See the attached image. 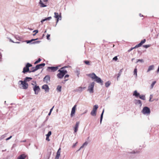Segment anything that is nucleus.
Segmentation results:
<instances>
[{"mask_svg": "<svg viewBox=\"0 0 159 159\" xmlns=\"http://www.w3.org/2000/svg\"><path fill=\"white\" fill-rule=\"evenodd\" d=\"M87 75L93 80H95V81L97 83L100 84L101 85H102L103 81L101 79L97 76L94 73H92V74H89Z\"/></svg>", "mask_w": 159, "mask_h": 159, "instance_id": "obj_1", "label": "nucleus"}, {"mask_svg": "<svg viewBox=\"0 0 159 159\" xmlns=\"http://www.w3.org/2000/svg\"><path fill=\"white\" fill-rule=\"evenodd\" d=\"M66 67V66H65L58 70V71L59 73L57 74L58 78L60 79L62 78L64 75L67 73V71L65 70V68Z\"/></svg>", "mask_w": 159, "mask_h": 159, "instance_id": "obj_2", "label": "nucleus"}, {"mask_svg": "<svg viewBox=\"0 0 159 159\" xmlns=\"http://www.w3.org/2000/svg\"><path fill=\"white\" fill-rule=\"evenodd\" d=\"M45 63H43L37 65L35 67H33L32 69V70L29 71V72H34L42 68L45 66Z\"/></svg>", "mask_w": 159, "mask_h": 159, "instance_id": "obj_3", "label": "nucleus"}, {"mask_svg": "<svg viewBox=\"0 0 159 159\" xmlns=\"http://www.w3.org/2000/svg\"><path fill=\"white\" fill-rule=\"evenodd\" d=\"M21 83V85H22V87L24 89H27L28 87V84L25 81L20 80L18 82V84Z\"/></svg>", "mask_w": 159, "mask_h": 159, "instance_id": "obj_4", "label": "nucleus"}, {"mask_svg": "<svg viewBox=\"0 0 159 159\" xmlns=\"http://www.w3.org/2000/svg\"><path fill=\"white\" fill-rule=\"evenodd\" d=\"M94 84V82H93L89 85L88 87V91L91 93H93V90Z\"/></svg>", "mask_w": 159, "mask_h": 159, "instance_id": "obj_5", "label": "nucleus"}, {"mask_svg": "<svg viewBox=\"0 0 159 159\" xmlns=\"http://www.w3.org/2000/svg\"><path fill=\"white\" fill-rule=\"evenodd\" d=\"M32 66V65L31 64L29 63H27L25 67L23 68L22 72L24 73H25L26 72H29V71H30L29 70V67H31Z\"/></svg>", "mask_w": 159, "mask_h": 159, "instance_id": "obj_6", "label": "nucleus"}, {"mask_svg": "<svg viewBox=\"0 0 159 159\" xmlns=\"http://www.w3.org/2000/svg\"><path fill=\"white\" fill-rule=\"evenodd\" d=\"M33 89L34 91V93L36 94H38L40 90V89L39 86H37L36 85H35L33 87Z\"/></svg>", "mask_w": 159, "mask_h": 159, "instance_id": "obj_7", "label": "nucleus"}, {"mask_svg": "<svg viewBox=\"0 0 159 159\" xmlns=\"http://www.w3.org/2000/svg\"><path fill=\"white\" fill-rule=\"evenodd\" d=\"M142 112L144 114H149L150 112V109L148 107H144L142 110Z\"/></svg>", "mask_w": 159, "mask_h": 159, "instance_id": "obj_8", "label": "nucleus"}, {"mask_svg": "<svg viewBox=\"0 0 159 159\" xmlns=\"http://www.w3.org/2000/svg\"><path fill=\"white\" fill-rule=\"evenodd\" d=\"M76 106L77 105H75L72 109L70 114V116L71 117H72L75 114Z\"/></svg>", "mask_w": 159, "mask_h": 159, "instance_id": "obj_9", "label": "nucleus"}, {"mask_svg": "<svg viewBox=\"0 0 159 159\" xmlns=\"http://www.w3.org/2000/svg\"><path fill=\"white\" fill-rule=\"evenodd\" d=\"M134 103L137 105H138L139 107L142 106L141 101L139 100L135 99L134 100Z\"/></svg>", "mask_w": 159, "mask_h": 159, "instance_id": "obj_10", "label": "nucleus"}, {"mask_svg": "<svg viewBox=\"0 0 159 159\" xmlns=\"http://www.w3.org/2000/svg\"><path fill=\"white\" fill-rule=\"evenodd\" d=\"M50 77L49 75H46L43 78V81L44 82L46 83H48V82H50Z\"/></svg>", "mask_w": 159, "mask_h": 159, "instance_id": "obj_11", "label": "nucleus"}, {"mask_svg": "<svg viewBox=\"0 0 159 159\" xmlns=\"http://www.w3.org/2000/svg\"><path fill=\"white\" fill-rule=\"evenodd\" d=\"M85 88V87H80L75 89L74 90V91L75 92H79V93H81Z\"/></svg>", "mask_w": 159, "mask_h": 159, "instance_id": "obj_12", "label": "nucleus"}, {"mask_svg": "<svg viewBox=\"0 0 159 159\" xmlns=\"http://www.w3.org/2000/svg\"><path fill=\"white\" fill-rule=\"evenodd\" d=\"M58 69V67L57 66H52V67H48L47 70H51L52 71H55L57 70Z\"/></svg>", "mask_w": 159, "mask_h": 159, "instance_id": "obj_13", "label": "nucleus"}, {"mask_svg": "<svg viewBox=\"0 0 159 159\" xmlns=\"http://www.w3.org/2000/svg\"><path fill=\"white\" fill-rule=\"evenodd\" d=\"M79 124V122H76L74 128V133H76L77 131Z\"/></svg>", "mask_w": 159, "mask_h": 159, "instance_id": "obj_14", "label": "nucleus"}, {"mask_svg": "<svg viewBox=\"0 0 159 159\" xmlns=\"http://www.w3.org/2000/svg\"><path fill=\"white\" fill-rule=\"evenodd\" d=\"M54 17L57 19V20H61V15H59L58 13L57 12L54 13Z\"/></svg>", "mask_w": 159, "mask_h": 159, "instance_id": "obj_15", "label": "nucleus"}, {"mask_svg": "<svg viewBox=\"0 0 159 159\" xmlns=\"http://www.w3.org/2000/svg\"><path fill=\"white\" fill-rule=\"evenodd\" d=\"M155 66L153 65H151L150 66L148 67V69L147 71V73H148L151 71L153 70L154 69Z\"/></svg>", "mask_w": 159, "mask_h": 159, "instance_id": "obj_16", "label": "nucleus"}, {"mask_svg": "<svg viewBox=\"0 0 159 159\" xmlns=\"http://www.w3.org/2000/svg\"><path fill=\"white\" fill-rule=\"evenodd\" d=\"M42 89L45 90V92H49V88L48 86L46 84L43 85L42 87Z\"/></svg>", "mask_w": 159, "mask_h": 159, "instance_id": "obj_17", "label": "nucleus"}, {"mask_svg": "<svg viewBox=\"0 0 159 159\" xmlns=\"http://www.w3.org/2000/svg\"><path fill=\"white\" fill-rule=\"evenodd\" d=\"M133 96H135L136 98H138L140 96V94L138 93L136 90H135L133 93Z\"/></svg>", "mask_w": 159, "mask_h": 159, "instance_id": "obj_18", "label": "nucleus"}, {"mask_svg": "<svg viewBox=\"0 0 159 159\" xmlns=\"http://www.w3.org/2000/svg\"><path fill=\"white\" fill-rule=\"evenodd\" d=\"M26 156L25 154H22L19 156L17 159H25Z\"/></svg>", "mask_w": 159, "mask_h": 159, "instance_id": "obj_19", "label": "nucleus"}, {"mask_svg": "<svg viewBox=\"0 0 159 159\" xmlns=\"http://www.w3.org/2000/svg\"><path fill=\"white\" fill-rule=\"evenodd\" d=\"M98 107V105H95L94 106L92 110L93 111H94L96 112L97 111V110Z\"/></svg>", "mask_w": 159, "mask_h": 159, "instance_id": "obj_20", "label": "nucleus"}, {"mask_svg": "<svg viewBox=\"0 0 159 159\" xmlns=\"http://www.w3.org/2000/svg\"><path fill=\"white\" fill-rule=\"evenodd\" d=\"M139 97L140 99L143 100H145L146 99L145 95H140Z\"/></svg>", "mask_w": 159, "mask_h": 159, "instance_id": "obj_21", "label": "nucleus"}, {"mask_svg": "<svg viewBox=\"0 0 159 159\" xmlns=\"http://www.w3.org/2000/svg\"><path fill=\"white\" fill-rule=\"evenodd\" d=\"M88 144V142L86 141L81 146V148H83L84 147H86Z\"/></svg>", "mask_w": 159, "mask_h": 159, "instance_id": "obj_22", "label": "nucleus"}, {"mask_svg": "<svg viewBox=\"0 0 159 159\" xmlns=\"http://www.w3.org/2000/svg\"><path fill=\"white\" fill-rule=\"evenodd\" d=\"M104 109L102 111V112L101 114V117H100V124H101V123H102V118H103V113H104Z\"/></svg>", "mask_w": 159, "mask_h": 159, "instance_id": "obj_23", "label": "nucleus"}, {"mask_svg": "<svg viewBox=\"0 0 159 159\" xmlns=\"http://www.w3.org/2000/svg\"><path fill=\"white\" fill-rule=\"evenodd\" d=\"M39 3L41 5V7H45L47 6L46 5H45L40 0Z\"/></svg>", "mask_w": 159, "mask_h": 159, "instance_id": "obj_24", "label": "nucleus"}, {"mask_svg": "<svg viewBox=\"0 0 159 159\" xmlns=\"http://www.w3.org/2000/svg\"><path fill=\"white\" fill-rule=\"evenodd\" d=\"M32 79V78L29 77H26L24 80L26 82L29 81Z\"/></svg>", "mask_w": 159, "mask_h": 159, "instance_id": "obj_25", "label": "nucleus"}, {"mask_svg": "<svg viewBox=\"0 0 159 159\" xmlns=\"http://www.w3.org/2000/svg\"><path fill=\"white\" fill-rule=\"evenodd\" d=\"M60 156V153L59 152H57V154L55 157V159H59V157Z\"/></svg>", "mask_w": 159, "mask_h": 159, "instance_id": "obj_26", "label": "nucleus"}, {"mask_svg": "<svg viewBox=\"0 0 159 159\" xmlns=\"http://www.w3.org/2000/svg\"><path fill=\"white\" fill-rule=\"evenodd\" d=\"M75 74L77 75L78 77H79V75L80 74V70L79 69H77L75 71Z\"/></svg>", "mask_w": 159, "mask_h": 159, "instance_id": "obj_27", "label": "nucleus"}, {"mask_svg": "<svg viewBox=\"0 0 159 159\" xmlns=\"http://www.w3.org/2000/svg\"><path fill=\"white\" fill-rule=\"evenodd\" d=\"M90 114L93 116H95L96 115V112L92 110L90 113Z\"/></svg>", "mask_w": 159, "mask_h": 159, "instance_id": "obj_28", "label": "nucleus"}, {"mask_svg": "<svg viewBox=\"0 0 159 159\" xmlns=\"http://www.w3.org/2000/svg\"><path fill=\"white\" fill-rule=\"evenodd\" d=\"M61 87L60 85H58L57 88V90L59 92L61 91Z\"/></svg>", "mask_w": 159, "mask_h": 159, "instance_id": "obj_29", "label": "nucleus"}, {"mask_svg": "<svg viewBox=\"0 0 159 159\" xmlns=\"http://www.w3.org/2000/svg\"><path fill=\"white\" fill-rule=\"evenodd\" d=\"M111 83L110 81H108L105 83V86L106 87H108L110 85Z\"/></svg>", "mask_w": 159, "mask_h": 159, "instance_id": "obj_30", "label": "nucleus"}, {"mask_svg": "<svg viewBox=\"0 0 159 159\" xmlns=\"http://www.w3.org/2000/svg\"><path fill=\"white\" fill-rule=\"evenodd\" d=\"M37 39H32L31 40H27L26 41V42L27 43H30L31 42H32L34 41L35 40Z\"/></svg>", "mask_w": 159, "mask_h": 159, "instance_id": "obj_31", "label": "nucleus"}, {"mask_svg": "<svg viewBox=\"0 0 159 159\" xmlns=\"http://www.w3.org/2000/svg\"><path fill=\"white\" fill-rule=\"evenodd\" d=\"M123 70V69H121L119 72V73L118 74V77H117V80H118V77L120 75H121V73L122 72V70Z\"/></svg>", "mask_w": 159, "mask_h": 159, "instance_id": "obj_32", "label": "nucleus"}, {"mask_svg": "<svg viewBox=\"0 0 159 159\" xmlns=\"http://www.w3.org/2000/svg\"><path fill=\"white\" fill-rule=\"evenodd\" d=\"M156 81H154L152 83V84L151 85V86H150L151 89H152L153 88L154 85L156 84Z\"/></svg>", "mask_w": 159, "mask_h": 159, "instance_id": "obj_33", "label": "nucleus"}, {"mask_svg": "<svg viewBox=\"0 0 159 159\" xmlns=\"http://www.w3.org/2000/svg\"><path fill=\"white\" fill-rule=\"evenodd\" d=\"M41 59L40 58H39L37 61H35V62L34 63V64H36L40 62L41 61Z\"/></svg>", "mask_w": 159, "mask_h": 159, "instance_id": "obj_34", "label": "nucleus"}, {"mask_svg": "<svg viewBox=\"0 0 159 159\" xmlns=\"http://www.w3.org/2000/svg\"><path fill=\"white\" fill-rule=\"evenodd\" d=\"M134 75H135L136 76H137V69L136 68H135L134 69Z\"/></svg>", "mask_w": 159, "mask_h": 159, "instance_id": "obj_35", "label": "nucleus"}, {"mask_svg": "<svg viewBox=\"0 0 159 159\" xmlns=\"http://www.w3.org/2000/svg\"><path fill=\"white\" fill-rule=\"evenodd\" d=\"M52 132L51 131H49L48 133V134L46 135V137H49L51 135Z\"/></svg>", "mask_w": 159, "mask_h": 159, "instance_id": "obj_36", "label": "nucleus"}, {"mask_svg": "<svg viewBox=\"0 0 159 159\" xmlns=\"http://www.w3.org/2000/svg\"><path fill=\"white\" fill-rule=\"evenodd\" d=\"M142 45L140 43L139 44H138L136 45L135 46L134 48H136L139 47H140Z\"/></svg>", "mask_w": 159, "mask_h": 159, "instance_id": "obj_37", "label": "nucleus"}, {"mask_svg": "<svg viewBox=\"0 0 159 159\" xmlns=\"http://www.w3.org/2000/svg\"><path fill=\"white\" fill-rule=\"evenodd\" d=\"M52 19V17L50 16L47 18H46L45 19H42V20H49Z\"/></svg>", "mask_w": 159, "mask_h": 159, "instance_id": "obj_38", "label": "nucleus"}, {"mask_svg": "<svg viewBox=\"0 0 159 159\" xmlns=\"http://www.w3.org/2000/svg\"><path fill=\"white\" fill-rule=\"evenodd\" d=\"M145 42H146V39H144L143 40H142L141 41L140 43L142 45Z\"/></svg>", "mask_w": 159, "mask_h": 159, "instance_id": "obj_39", "label": "nucleus"}, {"mask_svg": "<svg viewBox=\"0 0 159 159\" xmlns=\"http://www.w3.org/2000/svg\"><path fill=\"white\" fill-rule=\"evenodd\" d=\"M139 61L141 62H143L144 61L143 59H138L137 60L136 63H138Z\"/></svg>", "mask_w": 159, "mask_h": 159, "instance_id": "obj_40", "label": "nucleus"}, {"mask_svg": "<svg viewBox=\"0 0 159 159\" xmlns=\"http://www.w3.org/2000/svg\"><path fill=\"white\" fill-rule=\"evenodd\" d=\"M6 137V136L5 135H5H2V136L1 137H0V139L1 140V139H4V138H5Z\"/></svg>", "mask_w": 159, "mask_h": 159, "instance_id": "obj_41", "label": "nucleus"}, {"mask_svg": "<svg viewBox=\"0 0 159 159\" xmlns=\"http://www.w3.org/2000/svg\"><path fill=\"white\" fill-rule=\"evenodd\" d=\"M150 46V45H143V47H144L145 48H147L149 47Z\"/></svg>", "mask_w": 159, "mask_h": 159, "instance_id": "obj_42", "label": "nucleus"}, {"mask_svg": "<svg viewBox=\"0 0 159 159\" xmlns=\"http://www.w3.org/2000/svg\"><path fill=\"white\" fill-rule=\"evenodd\" d=\"M153 96L152 94H151L150 96V98L149 100V101L150 102H152V101L151 100V99L152 98Z\"/></svg>", "mask_w": 159, "mask_h": 159, "instance_id": "obj_43", "label": "nucleus"}, {"mask_svg": "<svg viewBox=\"0 0 159 159\" xmlns=\"http://www.w3.org/2000/svg\"><path fill=\"white\" fill-rule=\"evenodd\" d=\"M84 63L87 65H90L89 62V61H85Z\"/></svg>", "mask_w": 159, "mask_h": 159, "instance_id": "obj_44", "label": "nucleus"}, {"mask_svg": "<svg viewBox=\"0 0 159 159\" xmlns=\"http://www.w3.org/2000/svg\"><path fill=\"white\" fill-rule=\"evenodd\" d=\"M117 59H117V57L115 56L113 58V60L116 61H117Z\"/></svg>", "mask_w": 159, "mask_h": 159, "instance_id": "obj_45", "label": "nucleus"}, {"mask_svg": "<svg viewBox=\"0 0 159 159\" xmlns=\"http://www.w3.org/2000/svg\"><path fill=\"white\" fill-rule=\"evenodd\" d=\"M12 136H11L10 137H9L8 138H7L6 139V141H7V140H9L11 138H12Z\"/></svg>", "mask_w": 159, "mask_h": 159, "instance_id": "obj_46", "label": "nucleus"}, {"mask_svg": "<svg viewBox=\"0 0 159 159\" xmlns=\"http://www.w3.org/2000/svg\"><path fill=\"white\" fill-rule=\"evenodd\" d=\"M78 143V142H76L74 144L73 146H72V147L73 148H74L75 147V146H76L77 144V143Z\"/></svg>", "mask_w": 159, "mask_h": 159, "instance_id": "obj_47", "label": "nucleus"}, {"mask_svg": "<svg viewBox=\"0 0 159 159\" xmlns=\"http://www.w3.org/2000/svg\"><path fill=\"white\" fill-rule=\"evenodd\" d=\"M50 36V35L48 34L47 36V39H49V38Z\"/></svg>", "mask_w": 159, "mask_h": 159, "instance_id": "obj_48", "label": "nucleus"}, {"mask_svg": "<svg viewBox=\"0 0 159 159\" xmlns=\"http://www.w3.org/2000/svg\"><path fill=\"white\" fill-rule=\"evenodd\" d=\"M31 84L33 85H34V86L35 85H36V82H34L33 83H32Z\"/></svg>", "mask_w": 159, "mask_h": 159, "instance_id": "obj_49", "label": "nucleus"}, {"mask_svg": "<svg viewBox=\"0 0 159 159\" xmlns=\"http://www.w3.org/2000/svg\"><path fill=\"white\" fill-rule=\"evenodd\" d=\"M33 32H35V33L37 34L38 32V30H34L33 31Z\"/></svg>", "mask_w": 159, "mask_h": 159, "instance_id": "obj_50", "label": "nucleus"}, {"mask_svg": "<svg viewBox=\"0 0 159 159\" xmlns=\"http://www.w3.org/2000/svg\"><path fill=\"white\" fill-rule=\"evenodd\" d=\"M69 75H65L64 78H65V79H66V78L68 77H69Z\"/></svg>", "mask_w": 159, "mask_h": 159, "instance_id": "obj_51", "label": "nucleus"}, {"mask_svg": "<svg viewBox=\"0 0 159 159\" xmlns=\"http://www.w3.org/2000/svg\"><path fill=\"white\" fill-rule=\"evenodd\" d=\"M46 140L48 141H49L50 139H49V137H46Z\"/></svg>", "mask_w": 159, "mask_h": 159, "instance_id": "obj_52", "label": "nucleus"}, {"mask_svg": "<svg viewBox=\"0 0 159 159\" xmlns=\"http://www.w3.org/2000/svg\"><path fill=\"white\" fill-rule=\"evenodd\" d=\"M54 107V106H53L52 108H51L50 110V112H52V111L53 110V109Z\"/></svg>", "mask_w": 159, "mask_h": 159, "instance_id": "obj_53", "label": "nucleus"}, {"mask_svg": "<svg viewBox=\"0 0 159 159\" xmlns=\"http://www.w3.org/2000/svg\"><path fill=\"white\" fill-rule=\"evenodd\" d=\"M61 150V148H59L57 152H59V153H61L60 150Z\"/></svg>", "mask_w": 159, "mask_h": 159, "instance_id": "obj_54", "label": "nucleus"}, {"mask_svg": "<svg viewBox=\"0 0 159 159\" xmlns=\"http://www.w3.org/2000/svg\"><path fill=\"white\" fill-rule=\"evenodd\" d=\"M159 72V66H158V68L157 70V73H158Z\"/></svg>", "mask_w": 159, "mask_h": 159, "instance_id": "obj_55", "label": "nucleus"}, {"mask_svg": "<svg viewBox=\"0 0 159 159\" xmlns=\"http://www.w3.org/2000/svg\"><path fill=\"white\" fill-rule=\"evenodd\" d=\"M134 48H131L130 50H129L128 51H130L132 50L133 49H134Z\"/></svg>", "mask_w": 159, "mask_h": 159, "instance_id": "obj_56", "label": "nucleus"}, {"mask_svg": "<svg viewBox=\"0 0 159 159\" xmlns=\"http://www.w3.org/2000/svg\"><path fill=\"white\" fill-rule=\"evenodd\" d=\"M82 148H81V147L77 151V152H78L81 149H82Z\"/></svg>", "mask_w": 159, "mask_h": 159, "instance_id": "obj_57", "label": "nucleus"}, {"mask_svg": "<svg viewBox=\"0 0 159 159\" xmlns=\"http://www.w3.org/2000/svg\"><path fill=\"white\" fill-rule=\"evenodd\" d=\"M51 112H49V113L48 114V116H50L51 115Z\"/></svg>", "mask_w": 159, "mask_h": 159, "instance_id": "obj_58", "label": "nucleus"}, {"mask_svg": "<svg viewBox=\"0 0 159 159\" xmlns=\"http://www.w3.org/2000/svg\"><path fill=\"white\" fill-rule=\"evenodd\" d=\"M134 59V58H133L131 59V61H133Z\"/></svg>", "mask_w": 159, "mask_h": 159, "instance_id": "obj_59", "label": "nucleus"}, {"mask_svg": "<svg viewBox=\"0 0 159 159\" xmlns=\"http://www.w3.org/2000/svg\"><path fill=\"white\" fill-rule=\"evenodd\" d=\"M48 1V0H44V2H47Z\"/></svg>", "mask_w": 159, "mask_h": 159, "instance_id": "obj_60", "label": "nucleus"}, {"mask_svg": "<svg viewBox=\"0 0 159 159\" xmlns=\"http://www.w3.org/2000/svg\"><path fill=\"white\" fill-rule=\"evenodd\" d=\"M36 34V33H35V34H33V35L34 36Z\"/></svg>", "mask_w": 159, "mask_h": 159, "instance_id": "obj_61", "label": "nucleus"}, {"mask_svg": "<svg viewBox=\"0 0 159 159\" xmlns=\"http://www.w3.org/2000/svg\"><path fill=\"white\" fill-rule=\"evenodd\" d=\"M26 141V140H24V141H21V142H25Z\"/></svg>", "mask_w": 159, "mask_h": 159, "instance_id": "obj_62", "label": "nucleus"}, {"mask_svg": "<svg viewBox=\"0 0 159 159\" xmlns=\"http://www.w3.org/2000/svg\"><path fill=\"white\" fill-rule=\"evenodd\" d=\"M68 80V79H66V80H65V81H67Z\"/></svg>", "mask_w": 159, "mask_h": 159, "instance_id": "obj_63", "label": "nucleus"}, {"mask_svg": "<svg viewBox=\"0 0 159 159\" xmlns=\"http://www.w3.org/2000/svg\"><path fill=\"white\" fill-rule=\"evenodd\" d=\"M45 21V20H41V22H42V23H43V21Z\"/></svg>", "mask_w": 159, "mask_h": 159, "instance_id": "obj_64", "label": "nucleus"}]
</instances>
